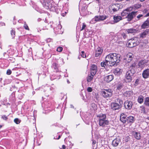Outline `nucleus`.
<instances>
[{"label":"nucleus","mask_w":149,"mask_h":149,"mask_svg":"<svg viewBox=\"0 0 149 149\" xmlns=\"http://www.w3.org/2000/svg\"><path fill=\"white\" fill-rule=\"evenodd\" d=\"M11 71L10 70H8L6 72V74L8 75H10L11 74Z\"/></svg>","instance_id":"79ce46f5"},{"label":"nucleus","mask_w":149,"mask_h":149,"mask_svg":"<svg viewBox=\"0 0 149 149\" xmlns=\"http://www.w3.org/2000/svg\"><path fill=\"white\" fill-rule=\"evenodd\" d=\"M87 90L88 92H91L92 91V89L91 88L89 87L87 88Z\"/></svg>","instance_id":"a18cd8bd"},{"label":"nucleus","mask_w":149,"mask_h":149,"mask_svg":"<svg viewBox=\"0 0 149 149\" xmlns=\"http://www.w3.org/2000/svg\"><path fill=\"white\" fill-rule=\"evenodd\" d=\"M123 70L121 69L117 68L113 70V73L116 75H120L122 73Z\"/></svg>","instance_id":"ddd939ff"},{"label":"nucleus","mask_w":149,"mask_h":149,"mask_svg":"<svg viewBox=\"0 0 149 149\" xmlns=\"http://www.w3.org/2000/svg\"><path fill=\"white\" fill-rule=\"evenodd\" d=\"M135 66L136 64L135 62H134L130 65L129 70H135Z\"/></svg>","instance_id":"c85d7f7f"},{"label":"nucleus","mask_w":149,"mask_h":149,"mask_svg":"<svg viewBox=\"0 0 149 149\" xmlns=\"http://www.w3.org/2000/svg\"><path fill=\"white\" fill-rule=\"evenodd\" d=\"M52 0H46L42 1V4L43 7L46 9H49L53 11L55 10V8L52 4Z\"/></svg>","instance_id":"f03ea898"},{"label":"nucleus","mask_w":149,"mask_h":149,"mask_svg":"<svg viewBox=\"0 0 149 149\" xmlns=\"http://www.w3.org/2000/svg\"><path fill=\"white\" fill-rule=\"evenodd\" d=\"M52 67L55 70H57L58 68L57 64L56 63H53L52 66Z\"/></svg>","instance_id":"72a5a7b5"},{"label":"nucleus","mask_w":149,"mask_h":149,"mask_svg":"<svg viewBox=\"0 0 149 149\" xmlns=\"http://www.w3.org/2000/svg\"><path fill=\"white\" fill-rule=\"evenodd\" d=\"M46 41L48 42H50L52 41V39L50 38H48L46 40Z\"/></svg>","instance_id":"3c124183"},{"label":"nucleus","mask_w":149,"mask_h":149,"mask_svg":"<svg viewBox=\"0 0 149 149\" xmlns=\"http://www.w3.org/2000/svg\"><path fill=\"white\" fill-rule=\"evenodd\" d=\"M146 10H143V12H146Z\"/></svg>","instance_id":"e2e57ef3"},{"label":"nucleus","mask_w":149,"mask_h":149,"mask_svg":"<svg viewBox=\"0 0 149 149\" xmlns=\"http://www.w3.org/2000/svg\"><path fill=\"white\" fill-rule=\"evenodd\" d=\"M108 63H107V62L105 61V62H102L101 63V65L102 67H105V66H106L107 64L108 65Z\"/></svg>","instance_id":"e433bc0d"},{"label":"nucleus","mask_w":149,"mask_h":149,"mask_svg":"<svg viewBox=\"0 0 149 149\" xmlns=\"http://www.w3.org/2000/svg\"><path fill=\"white\" fill-rule=\"evenodd\" d=\"M103 50V49L101 47H98L96 51L95 56L97 57L99 56L102 54Z\"/></svg>","instance_id":"dca6fc26"},{"label":"nucleus","mask_w":149,"mask_h":149,"mask_svg":"<svg viewBox=\"0 0 149 149\" xmlns=\"http://www.w3.org/2000/svg\"><path fill=\"white\" fill-rule=\"evenodd\" d=\"M123 86V85L122 84H119L117 87V89L118 90H120L122 88Z\"/></svg>","instance_id":"c9c22d12"},{"label":"nucleus","mask_w":149,"mask_h":149,"mask_svg":"<svg viewBox=\"0 0 149 149\" xmlns=\"http://www.w3.org/2000/svg\"><path fill=\"white\" fill-rule=\"evenodd\" d=\"M122 35L124 39H125L127 37V36H126V34H125V33H123L122 34Z\"/></svg>","instance_id":"09e8293b"},{"label":"nucleus","mask_w":149,"mask_h":149,"mask_svg":"<svg viewBox=\"0 0 149 149\" xmlns=\"http://www.w3.org/2000/svg\"><path fill=\"white\" fill-rule=\"evenodd\" d=\"M24 27L25 29L28 30H29V28L27 25L25 23V24H24Z\"/></svg>","instance_id":"ea45409f"},{"label":"nucleus","mask_w":149,"mask_h":149,"mask_svg":"<svg viewBox=\"0 0 149 149\" xmlns=\"http://www.w3.org/2000/svg\"><path fill=\"white\" fill-rule=\"evenodd\" d=\"M148 120H149V117H148L147 118H146Z\"/></svg>","instance_id":"69168bd1"},{"label":"nucleus","mask_w":149,"mask_h":149,"mask_svg":"<svg viewBox=\"0 0 149 149\" xmlns=\"http://www.w3.org/2000/svg\"><path fill=\"white\" fill-rule=\"evenodd\" d=\"M102 96L104 98L111 97L112 95V91L111 89H103L101 92Z\"/></svg>","instance_id":"20e7f679"},{"label":"nucleus","mask_w":149,"mask_h":149,"mask_svg":"<svg viewBox=\"0 0 149 149\" xmlns=\"http://www.w3.org/2000/svg\"><path fill=\"white\" fill-rule=\"evenodd\" d=\"M120 141V140L119 139H116L113 141L112 144L113 146L116 147L118 145Z\"/></svg>","instance_id":"aec40b11"},{"label":"nucleus","mask_w":149,"mask_h":149,"mask_svg":"<svg viewBox=\"0 0 149 149\" xmlns=\"http://www.w3.org/2000/svg\"><path fill=\"white\" fill-rule=\"evenodd\" d=\"M93 142H92V144L93 145H94L96 143V141L94 140H92Z\"/></svg>","instance_id":"6e6d98bb"},{"label":"nucleus","mask_w":149,"mask_h":149,"mask_svg":"<svg viewBox=\"0 0 149 149\" xmlns=\"http://www.w3.org/2000/svg\"><path fill=\"white\" fill-rule=\"evenodd\" d=\"M127 32L128 33H133L136 32V30L134 29L131 28L126 30Z\"/></svg>","instance_id":"cd10ccee"},{"label":"nucleus","mask_w":149,"mask_h":149,"mask_svg":"<svg viewBox=\"0 0 149 149\" xmlns=\"http://www.w3.org/2000/svg\"><path fill=\"white\" fill-rule=\"evenodd\" d=\"M135 120L134 118L132 116H129L127 117V121L128 123H133Z\"/></svg>","instance_id":"393cba45"},{"label":"nucleus","mask_w":149,"mask_h":149,"mask_svg":"<svg viewBox=\"0 0 149 149\" xmlns=\"http://www.w3.org/2000/svg\"><path fill=\"white\" fill-rule=\"evenodd\" d=\"M11 34L12 37V38H13L15 37V31L13 30H12L11 31Z\"/></svg>","instance_id":"4c0bfd02"},{"label":"nucleus","mask_w":149,"mask_h":149,"mask_svg":"<svg viewBox=\"0 0 149 149\" xmlns=\"http://www.w3.org/2000/svg\"><path fill=\"white\" fill-rule=\"evenodd\" d=\"M141 108H142V109L143 111H145V107L143 106H141Z\"/></svg>","instance_id":"13d9d810"},{"label":"nucleus","mask_w":149,"mask_h":149,"mask_svg":"<svg viewBox=\"0 0 149 149\" xmlns=\"http://www.w3.org/2000/svg\"><path fill=\"white\" fill-rule=\"evenodd\" d=\"M139 81V80L138 79H137L136 80L135 84V86H137L138 84Z\"/></svg>","instance_id":"49530a36"},{"label":"nucleus","mask_w":149,"mask_h":149,"mask_svg":"<svg viewBox=\"0 0 149 149\" xmlns=\"http://www.w3.org/2000/svg\"><path fill=\"white\" fill-rule=\"evenodd\" d=\"M63 50V48L62 47H58L57 49L56 50L58 52H61Z\"/></svg>","instance_id":"a19ab883"},{"label":"nucleus","mask_w":149,"mask_h":149,"mask_svg":"<svg viewBox=\"0 0 149 149\" xmlns=\"http://www.w3.org/2000/svg\"><path fill=\"white\" fill-rule=\"evenodd\" d=\"M97 67L95 65L93 64L92 65L90 70L97 71Z\"/></svg>","instance_id":"2f4dec72"},{"label":"nucleus","mask_w":149,"mask_h":149,"mask_svg":"<svg viewBox=\"0 0 149 149\" xmlns=\"http://www.w3.org/2000/svg\"><path fill=\"white\" fill-rule=\"evenodd\" d=\"M144 104L146 106H149V97H146L145 98Z\"/></svg>","instance_id":"bb28decb"},{"label":"nucleus","mask_w":149,"mask_h":149,"mask_svg":"<svg viewBox=\"0 0 149 149\" xmlns=\"http://www.w3.org/2000/svg\"><path fill=\"white\" fill-rule=\"evenodd\" d=\"M5 24L3 22H1L0 23V27L3 26H5Z\"/></svg>","instance_id":"603ef678"},{"label":"nucleus","mask_w":149,"mask_h":149,"mask_svg":"<svg viewBox=\"0 0 149 149\" xmlns=\"http://www.w3.org/2000/svg\"><path fill=\"white\" fill-rule=\"evenodd\" d=\"M108 16L106 15L96 16L93 18L92 21L94 20L96 22H100L104 20L108 17Z\"/></svg>","instance_id":"39448f33"},{"label":"nucleus","mask_w":149,"mask_h":149,"mask_svg":"<svg viewBox=\"0 0 149 149\" xmlns=\"http://www.w3.org/2000/svg\"><path fill=\"white\" fill-rule=\"evenodd\" d=\"M120 55L116 53H111L105 57V61L111 66H116L120 61Z\"/></svg>","instance_id":"f257e3e1"},{"label":"nucleus","mask_w":149,"mask_h":149,"mask_svg":"<svg viewBox=\"0 0 149 149\" xmlns=\"http://www.w3.org/2000/svg\"><path fill=\"white\" fill-rule=\"evenodd\" d=\"M138 12L133 11L129 13L127 16V20L129 21H131L134 17H136L138 14Z\"/></svg>","instance_id":"6e6552de"},{"label":"nucleus","mask_w":149,"mask_h":149,"mask_svg":"<svg viewBox=\"0 0 149 149\" xmlns=\"http://www.w3.org/2000/svg\"><path fill=\"white\" fill-rule=\"evenodd\" d=\"M81 56L83 58L86 57V56L85 54V53L84 51L81 52Z\"/></svg>","instance_id":"37998d69"},{"label":"nucleus","mask_w":149,"mask_h":149,"mask_svg":"<svg viewBox=\"0 0 149 149\" xmlns=\"http://www.w3.org/2000/svg\"><path fill=\"white\" fill-rule=\"evenodd\" d=\"M113 21H112L114 22V24L118 22L122 19V17L121 16L116 15L113 16Z\"/></svg>","instance_id":"a211bd4d"},{"label":"nucleus","mask_w":149,"mask_h":149,"mask_svg":"<svg viewBox=\"0 0 149 149\" xmlns=\"http://www.w3.org/2000/svg\"><path fill=\"white\" fill-rule=\"evenodd\" d=\"M142 29H144L149 27V19H148L141 25Z\"/></svg>","instance_id":"4468645a"},{"label":"nucleus","mask_w":149,"mask_h":149,"mask_svg":"<svg viewBox=\"0 0 149 149\" xmlns=\"http://www.w3.org/2000/svg\"><path fill=\"white\" fill-rule=\"evenodd\" d=\"M97 117L98 118V119L99 122H100L102 121V120L103 121L107 119V118L106 114H101Z\"/></svg>","instance_id":"2eb2a0df"},{"label":"nucleus","mask_w":149,"mask_h":149,"mask_svg":"<svg viewBox=\"0 0 149 149\" xmlns=\"http://www.w3.org/2000/svg\"><path fill=\"white\" fill-rule=\"evenodd\" d=\"M2 127V126L1 125H0V128H1Z\"/></svg>","instance_id":"774afa93"},{"label":"nucleus","mask_w":149,"mask_h":149,"mask_svg":"<svg viewBox=\"0 0 149 149\" xmlns=\"http://www.w3.org/2000/svg\"><path fill=\"white\" fill-rule=\"evenodd\" d=\"M67 82L68 83H70V82L69 81V80H67Z\"/></svg>","instance_id":"338daca9"},{"label":"nucleus","mask_w":149,"mask_h":149,"mask_svg":"<svg viewBox=\"0 0 149 149\" xmlns=\"http://www.w3.org/2000/svg\"><path fill=\"white\" fill-rule=\"evenodd\" d=\"M147 63V61L146 60H141L139 62L138 65L140 67L143 68L146 65Z\"/></svg>","instance_id":"6ab92c4d"},{"label":"nucleus","mask_w":149,"mask_h":149,"mask_svg":"<svg viewBox=\"0 0 149 149\" xmlns=\"http://www.w3.org/2000/svg\"><path fill=\"white\" fill-rule=\"evenodd\" d=\"M133 135L134 137L137 139L139 140L141 139V134L139 132H134L133 133Z\"/></svg>","instance_id":"5701e85b"},{"label":"nucleus","mask_w":149,"mask_h":149,"mask_svg":"<svg viewBox=\"0 0 149 149\" xmlns=\"http://www.w3.org/2000/svg\"><path fill=\"white\" fill-rule=\"evenodd\" d=\"M149 16V12L148 13L145 15L144 16V17H147Z\"/></svg>","instance_id":"5fc2aeb1"},{"label":"nucleus","mask_w":149,"mask_h":149,"mask_svg":"<svg viewBox=\"0 0 149 149\" xmlns=\"http://www.w3.org/2000/svg\"><path fill=\"white\" fill-rule=\"evenodd\" d=\"M109 122L108 120V119H106L100 122H99V124L100 126H101L102 127H107V126L109 125Z\"/></svg>","instance_id":"9d476101"},{"label":"nucleus","mask_w":149,"mask_h":149,"mask_svg":"<svg viewBox=\"0 0 149 149\" xmlns=\"http://www.w3.org/2000/svg\"><path fill=\"white\" fill-rule=\"evenodd\" d=\"M135 72V71L134 70H129L126 74L125 78L127 82H130L132 81L134 74Z\"/></svg>","instance_id":"7ed1b4c3"},{"label":"nucleus","mask_w":149,"mask_h":149,"mask_svg":"<svg viewBox=\"0 0 149 149\" xmlns=\"http://www.w3.org/2000/svg\"><path fill=\"white\" fill-rule=\"evenodd\" d=\"M60 136H59L58 138L57 139H59L60 138Z\"/></svg>","instance_id":"0e129e2a"},{"label":"nucleus","mask_w":149,"mask_h":149,"mask_svg":"<svg viewBox=\"0 0 149 149\" xmlns=\"http://www.w3.org/2000/svg\"><path fill=\"white\" fill-rule=\"evenodd\" d=\"M133 58V54L131 53H129L125 56L124 60L126 63H130L132 61Z\"/></svg>","instance_id":"0eeeda50"},{"label":"nucleus","mask_w":149,"mask_h":149,"mask_svg":"<svg viewBox=\"0 0 149 149\" xmlns=\"http://www.w3.org/2000/svg\"><path fill=\"white\" fill-rule=\"evenodd\" d=\"M115 101L116 103H118V104L121 106V107H122V105L123 104V101L120 98H117L116 99Z\"/></svg>","instance_id":"b1692460"},{"label":"nucleus","mask_w":149,"mask_h":149,"mask_svg":"<svg viewBox=\"0 0 149 149\" xmlns=\"http://www.w3.org/2000/svg\"><path fill=\"white\" fill-rule=\"evenodd\" d=\"M70 107L71 108H73L74 107L72 105V104H71L70 105Z\"/></svg>","instance_id":"052dcab7"},{"label":"nucleus","mask_w":149,"mask_h":149,"mask_svg":"<svg viewBox=\"0 0 149 149\" xmlns=\"http://www.w3.org/2000/svg\"><path fill=\"white\" fill-rule=\"evenodd\" d=\"M144 100V97L142 95H140L139 96L138 99V102L140 104L143 103Z\"/></svg>","instance_id":"a878e982"},{"label":"nucleus","mask_w":149,"mask_h":149,"mask_svg":"<svg viewBox=\"0 0 149 149\" xmlns=\"http://www.w3.org/2000/svg\"><path fill=\"white\" fill-rule=\"evenodd\" d=\"M105 24H113L114 22H113L112 21H110L109 22H108L107 23H105Z\"/></svg>","instance_id":"8fccbe9b"},{"label":"nucleus","mask_w":149,"mask_h":149,"mask_svg":"<svg viewBox=\"0 0 149 149\" xmlns=\"http://www.w3.org/2000/svg\"><path fill=\"white\" fill-rule=\"evenodd\" d=\"M65 148H66V147L65 146V145H63L62 146V148H63V149H65Z\"/></svg>","instance_id":"bf43d9fd"},{"label":"nucleus","mask_w":149,"mask_h":149,"mask_svg":"<svg viewBox=\"0 0 149 149\" xmlns=\"http://www.w3.org/2000/svg\"><path fill=\"white\" fill-rule=\"evenodd\" d=\"M91 105V106L93 108L95 107L96 106L95 104L94 103H92Z\"/></svg>","instance_id":"864d4df0"},{"label":"nucleus","mask_w":149,"mask_h":149,"mask_svg":"<svg viewBox=\"0 0 149 149\" xmlns=\"http://www.w3.org/2000/svg\"><path fill=\"white\" fill-rule=\"evenodd\" d=\"M41 20V19L40 18H38V22H39V21H40Z\"/></svg>","instance_id":"680f3d73"},{"label":"nucleus","mask_w":149,"mask_h":149,"mask_svg":"<svg viewBox=\"0 0 149 149\" xmlns=\"http://www.w3.org/2000/svg\"><path fill=\"white\" fill-rule=\"evenodd\" d=\"M143 15L142 14L138 15L136 16V21L139 20L140 19L143 18Z\"/></svg>","instance_id":"7c9ffc66"},{"label":"nucleus","mask_w":149,"mask_h":149,"mask_svg":"<svg viewBox=\"0 0 149 149\" xmlns=\"http://www.w3.org/2000/svg\"><path fill=\"white\" fill-rule=\"evenodd\" d=\"M118 9L119 8H118V9H117L116 8H114L113 9V10L114 12H116L117 11Z\"/></svg>","instance_id":"4d7b16f0"},{"label":"nucleus","mask_w":149,"mask_h":149,"mask_svg":"<svg viewBox=\"0 0 149 149\" xmlns=\"http://www.w3.org/2000/svg\"><path fill=\"white\" fill-rule=\"evenodd\" d=\"M21 120L17 118H15L14 120V122L17 124H19L21 122Z\"/></svg>","instance_id":"f704fd0d"},{"label":"nucleus","mask_w":149,"mask_h":149,"mask_svg":"<svg viewBox=\"0 0 149 149\" xmlns=\"http://www.w3.org/2000/svg\"><path fill=\"white\" fill-rule=\"evenodd\" d=\"M133 105L132 102L130 101L126 100L124 103V106L125 108L128 110L131 109Z\"/></svg>","instance_id":"1a4fd4ad"},{"label":"nucleus","mask_w":149,"mask_h":149,"mask_svg":"<svg viewBox=\"0 0 149 149\" xmlns=\"http://www.w3.org/2000/svg\"><path fill=\"white\" fill-rule=\"evenodd\" d=\"M124 113H121L120 115V120L123 123H125L127 120V117Z\"/></svg>","instance_id":"f8f14e48"},{"label":"nucleus","mask_w":149,"mask_h":149,"mask_svg":"<svg viewBox=\"0 0 149 149\" xmlns=\"http://www.w3.org/2000/svg\"><path fill=\"white\" fill-rule=\"evenodd\" d=\"M143 77L145 79L149 77V69L144 70L142 73Z\"/></svg>","instance_id":"f3484780"},{"label":"nucleus","mask_w":149,"mask_h":149,"mask_svg":"<svg viewBox=\"0 0 149 149\" xmlns=\"http://www.w3.org/2000/svg\"><path fill=\"white\" fill-rule=\"evenodd\" d=\"M148 30L146 29L143 32L141 33L139 35L140 38H144L145 37L146 35L148 34Z\"/></svg>","instance_id":"412c9836"},{"label":"nucleus","mask_w":149,"mask_h":149,"mask_svg":"<svg viewBox=\"0 0 149 149\" xmlns=\"http://www.w3.org/2000/svg\"><path fill=\"white\" fill-rule=\"evenodd\" d=\"M93 76L91 75V74L90 75H89L87 78V81L88 82H91L92 80Z\"/></svg>","instance_id":"c756f323"},{"label":"nucleus","mask_w":149,"mask_h":149,"mask_svg":"<svg viewBox=\"0 0 149 149\" xmlns=\"http://www.w3.org/2000/svg\"><path fill=\"white\" fill-rule=\"evenodd\" d=\"M128 11L127 10H124L123 12L122 13L121 15L122 16H124L128 14Z\"/></svg>","instance_id":"473e14b6"},{"label":"nucleus","mask_w":149,"mask_h":149,"mask_svg":"<svg viewBox=\"0 0 149 149\" xmlns=\"http://www.w3.org/2000/svg\"><path fill=\"white\" fill-rule=\"evenodd\" d=\"M113 79V76L112 75H108L105 78L106 81L107 82L111 81Z\"/></svg>","instance_id":"4be33fe9"},{"label":"nucleus","mask_w":149,"mask_h":149,"mask_svg":"<svg viewBox=\"0 0 149 149\" xmlns=\"http://www.w3.org/2000/svg\"><path fill=\"white\" fill-rule=\"evenodd\" d=\"M2 118L4 120H6L8 119L6 115H3L2 117Z\"/></svg>","instance_id":"de8ad7c7"},{"label":"nucleus","mask_w":149,"mask_h":149,"mask_svg":"<svg viewBox=\"0 0 149 149\" xmlns=\"http://www.w3.org/2000/svg\"><path fill=\"white\" fill-rule=\"evenodd\" d=\"M138 44V42H136L134 39H131L128 41L127 45L128 47L132 48L136 46Z\"/></svg>","instance_id":"423d86ee"},{"label":"nucleus","mask_w":149,"mask_h":149,"mask_svg":"<svg viewBox=\"0 0 149 149\" xmlns=\"http://www.w3.org/2000/svg\"><path fill=\"white\" fill-rule=\"evenodd\" d=\"M86 27V25L85 24V23H83V25L82 26L81 29V30L82 31L83 30H84L85 28Z\"/></svg>","instance_id":"c03bdc74"},{"label":"nucleus","mask_w":149,"mask_h":149,"mask_svg":"<svg viewBox=\"0 0 149 149\" xmlns=\"http://www.w3.org/2000/svg\"><path fill=\"white\" fill-rule=\"evenodd\" d=\"M111 109L113 110H118L121 108V107L120 106L118 103H112L111 104Z\"/></svg>","instance_id":"9b49d317"},{"label":"nucleus","mask_w":149,"mask_h":149,"mask_svg":"<svg viewBox=\"0 0 149 149\" xmlns=\"http://www.w3.org/2000/svg\"><path fill=\"white\" fill-rule=\"evenodd\" d=\"M97 71L90 70L91 74L93 76H94L96 73Z\"/></svg>","instance_id":"58836bf2"}]
</instances>
